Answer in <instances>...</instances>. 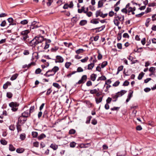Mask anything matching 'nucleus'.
<instances>
[{"label": "nucleus", "mask_w": 156, "mask_h": 156, "mask_svg": "<svg viewBox=\"0 0 156 156\" xmlns=\"http://www.w3.org/2000/svg\"><path fill=\"white\" fill-rule=\"evenodd\" d=\"M103 2L102 0H100L98 1V8L101 7L103 5Z\"/></svg>", "instance_id": "obj_28"}, {"label": "nucleus", "mask_w": 156, "mask_h": 156, "mask_svg": "<svg viewBox=\"0 0 156 156\" xmlns=\"http://www.w3.org/2000/svg\"><path fill=\"white\" fill-rule=\"evenodd\" d=\"M151 8L148 7L146 9L145 11V12H145V13L146 14L149 12H151Z\"/></svg>", "instance_id": "obj_57"}, {"label": "nucleus", "mask_w": 156, "mask_h": 156, "mask_svg": "<svg viewBox=\"0 0 156 156\" xmlns=\"http://www.w3.org/2000/svg\"><path fill=\"white\" fill-rule=\"evenodd\" d=\"M8 21L9 23H10L9 24V26H10L11 25H13V24L11 23H12L13 22V19L12 18H9L8 19Z\"/></svg>", "instance_id": "obj_48"}, {"label": "nucleus", "mask_w": 156, "mask_h": 156, "mask_svg": "<svg viewBox=\"0 0 156 156\" xmlns=\"http://www.w3.org/2000/svg\"><path fill=\"white\" fill-rule=\"evenodd\" d=\"M119 83L120 82L119 81H117L113 84L112 86L114 87H117L119 85Z\"/></svg>", "instance_id": "obj_55"}, {"label": "nucleus", "mask_w": 156, "mask_h": 156, "mask_svg": "<svg viewBox=\"0 0 156 156\" xmlns=\"http://www.w3.org/2000/svg\"><path fill=\"white\" fill-rule=\"evenodd\" d=\"M83 71V69L80 67H78L77 70V72H81Z\"/></svg>", "instance_id": "obj_64"}, {"label": "nucleus", "mask_w": 156, "mask_h": 156, "mask_svg": "<svg viewBox=\"0 0 156 156\" xmlns=\"http://www.w3.org/2000/svg\"><path fill=\"white\" fill-rule=\"evenodd\" d=\"M77 20V18L76 17H73L71 19V21L73 23H76Z\"/></svg>", "instance_id": "obj_61"}, {"label": "nucleus", "mask_w": 156, "mask_h": 156, "mask_svg": "<svg viewBox=\"0 0 156 156\" xmlns=\"http://www.w3.org/2000/svg\"><path fill=\"white\" fill-rule=\"evenodd\" d=\"M26 138V135L25 134H21L20 136V138L21 140H24Z\"/></svg>", "instance_id": "obj_33"}, {"label": "nucleus", "mask_w": 156, "mask_h": 156, "mask_svg": "<svg viewBox=\"0 0 156 156\" xmlns=\"http://www.w3.org/2000/svg\"><path fill=\"white\" fill-rule=\"evenodd\" d=\"M87 23V21L86 20H81L79 24L81 26H83L86 24Z\"/></svg>", "instance_id": "obj_16"}, {"label": "nucleus", "mask_w": 156, "mask_h": 156, "mask_svg": "<svg viewBox=\"0 0 156 156\" xmlns=\"http://www.w3.org/2000/svg\"><path fill=\"white\" fill-rule=\"evenodd\" d=\"M118 156H124L126 154V152L125 151H122L118 152L117 154Z\"/></svg>", "instance_id": "obj_10"}, {"label": "nucleus", "mask_w": 156, "mask_h": 156, "mask_svg": "<svg viewBox=\"0 0 156 156\" xmlns=\"http://www.w3.org/2000/svg\"><path fill=\"white\" fill-rule=\"evenodd\" d=\"M103 98L102 97L99 98H95V101L96 103L98 104L101 102Z\"/></svg>", "instance_id": "obj_18"}, {"label": "nucleus", "mask_w": 156, "mask_h": 156, "mask_svg": "<svg viewBox=\"0 0 156 156\" xmlns=\"http://www.w3.org/2000/svg\"><path fill=\"white\" fill-rule=\"evenodd\" d=\"M127 12L129 13L133 11V8L129 6L127 8Z\"/></svg>", "instance_id": "obj_56"}, {"label": "nucleus", "mask_w": 156, "mask_h": 156, "mask_svg": "<svg viewBox=\"0 0 156 156\" xmlns=\"http://www.w3.org/2000/svg\"><path fill=\"white\" fill-rule=\"evenodd\" d=\"M115 18L117 19L119 21L122 22H123L124 20V16H122V17H119V16H117L115 17Z\"/></svg>", "instance_id": "obj_19"}, {"label": "nucleus", "mask_w": 156, "mask_h": 156, "mask_svg": "<svg viewBox=\"0 0 156 156\" xmlns=\"http://www.w3.org/2000/svg\"><path fill=\"white\" fill-rule=\"evenodd\" d=\"M108 62L107 61L103 62L101 64V66L102 68L105 67L106 65H107Z\"/></svg>", "instance_id": "obj_38"}, {"label": "nucleus", "mask_w": 156, "mask_h": 156, "mask_svg": "<svg viewBox=\"0 0 156 156\" xmlns=\"http://www.w3.org/2000/svg\"><path fill=\"white\" fill-rule=\"evenodd\" d=\"M71 65V63L69 62H67L65 63V66L67 69H68L69 67Z\"/></svg>", "instance_id": "obj_35"}, {"label": "nucleus", "mask_w": 156, "mask_h": 156, "mask_svg": "<svg viewBox=\"0 0 156 156\" xmlns=\"http://www.w3.org/2000/svg\"><path fill=\"white\" fill-rule=\"evenodd\" d=\"M0 142L2 144L5 145L7 144V142L5 140H1Z\"/></svg>", "instance_id": "obj_51"}, {"label": "nucleus", "mask_w": 156, "mask_h": 156, "mask_svg": "<svg viewBox=\"0 0 156 156\" xmlns=\"http://www.w3.org/2000/svg\"><path fill=\"white\" fill-rule=\"evenodd\" d=\"M24 149L22 148H18L16 150V152L19 153H21L24 151Z\"/></svg>", "instance_id": "obj_32"}, {"label": "nucleus", "mask_w": 156, "mask_h": 156, "mask_svg": "<svg viewBox=\"0 0 156 156\" xmlns=\"http://www.w3.org/2000/svg\"><path fill=\"white\" fill-rule=\"evenodd\" d=\"M88 59V57L86 56L85 57V58L84 59H81L80 60V61L82 62H85L87 61Z\"/></svg>", "instance_id": "obj_50"}, {"label": "nucleus", "mask_w": 156, "mask_h": 156, "mask_svg": "<svg viewBox=\"0 0 156 156\" xmlns=\"http://www.w3.org/2000/svg\"><path fill=\"white\" fill-rule=\"evenodd\" d=\"M144 73L142 72V73H140L139 74V75L138 77V79L139 80H141L142 78V77L144 76Z\"/></svg>", "instance_id": "obj_37"}, {"label": "nucleus", "mask_w": 156, "mask_h": 156, "mask_svg": "<svg viewBox=\"0 0 156 156\" xmlns=\"http://www.w3.org/2000/svg\"><path fill=\"white\" fill-rule=\"evenodd\" d=\"M155 70V68L154 67H150L149 69V71L151 73H154Z\"/></svg>", "instance_id": "obj_44"}, {"label": "nucleus", "mask_w": 156, "mask_h": 156, "mask_svg": "<svg viewBox=\"0 0 156 156\" xmlns=\"http://www.w3.org/2000/svg\"><path fill=\"white\" fill-rule=\"evenodd\" d=\"M18 75L17 74H15L12 76L10 78V80H15L18 76Z\"/></svg>", "instance_id": "obj_30"}, {"label": "nucleus", "mask_w": 156, "mask_h": 156, "mask_svg": "<svg viewBox=\"0 0 156 156\" xmlns=\"http://www.w3.org/2000/svg\"><path fill=\"white\" fill-rule=\"evenodd\" d=\"M9 149L10 151H15L16 148L12 144H10L9 145Z\"/></svg>", "instance_id": "obj_25"}, {"label": "nucleus", "mask_w": 156, "mask_h": 156, "mask_svg": "<svg viewBox=\"0 0 156 156\" xmlns=\"http://www.w3.org/2000/svg\"><path fill=\"white\" fill-rule=\"evenodd\" d=\"M129 82L126 80L125 81V82L123 83V86H128L129 85Z\"/></svg>", "instance_id": "obj_63"}, {"label": "nucleus", "mask_w": 156, "mask_h": 156, "mask_svg": "<svg viewBox=\"0 0 156 156\" xmlns=\"http://www.w3.org/2000/svg\"><path fill=\"white\" fill-rule=\"evenodd\" d=\"M56 60H57L56 61H55L56 62H59L62 63V62L64 61V59L60 55H57L56 57Z\"/></svg>", "instance_id": "obj_6"}, {"label": "nucleus", "mask_w": 156, "mask_h": 156, "mask_svg": "<svg viewBox=\"0 0 156 156\" xmlns=\"http://www.w3.org/2000/svg\"><path fill=\"white\" fill-rule=\"evenodd\" d=\"M59 49V47L57 46H55L52 48L51 49V51L52 52H56Z\"/></svg>", "instance_id": "obj_20"}, {"label": "nucleus", "mask_w": 156, "mask_h": 156, "mask_svg": "<svg viewBox=\"0 0 156 156\" xmlns=\"http://www.w3.org/2000/svg\"><path fill=\"white\" fill-rule=\"evenodd\" d=\"M9 105L11 108L12 110L14 112H15L18 109L17 107L19 105L17 102H13L10 103Z\"/></svg>", "instance_id": "obj_3"}, {"label": "nucleus", "mask_w": 156, "mask_h": 156, "mask_svg": "<svg viewBox=\"0 0 156 156\" xmlns=\"http://www.w3.org/2000/svg\"><path fill=\"white\" fill-rule=\"evenodd\" d=\"M129 6H130V4L128 3L126 5L125 8L122 9V12L123 13L126 14L127 13V8H128Z\"/></svg>", "instance_id": "obj_12"}, {"label": "nucleus", "mask_w": 156, "mask_h": 156, "mask_svg": "<svg viewBox=\"0 0 156 156\" xmlns=\"http://www.w3.org/2000/svg\"><path fill=\"white\" fill-rule=\"evenodd\" d=\"M50 147L52 148L54 150H56L58 148V145L54 144H51Z\"/></svg>", "instance_id": "obj_15"}, {"label": "nucleus", "mask_w": 156, "mask_h": 156, "mask_svg": "<svg viewBox=\"0 0 156 156\" xmlns=\"http://www.w3.org/2000/svg\"><path fill=\"white\" fill-rule=\"evenodd\" d=\"M94 66V63H91L89 64L88 65L87 69L88 70H91L93 68Z\"/></svg>", "instance_id": "obj_21"}, {"label": "nucleus", "mask_w": 156, "mask_h": 156, "mask_svg": "<svg viewBox=\"0 0 156 156\" xmlns=\"http://www.w3.org/2000/svg\"><path fill=\"white\" fill-rule=\"evenodd\" d=\"M37 22L36 21H34L31 23L30 28L32 29H34L35 28H37L38 27V26L37 24Z\"/></svg>", "instance_id": "obj_11"}, {"label": "nucleus", "mask_w": 156, "mask_h": 156, "mask_svg": "<svg viewBox=\"0 0 156 156\" xmlns=\"http://www.w3.org/2000/svg\"><path fill=\"white\" fill-rule=\"evenodd\" d=\"M53 85L55 87L57 88L58 89H59L61 87L59 85V84L57 83H53Z\"/></svg>", "instance_id": "obj_42"}, {"label": "nucleus", "mask_w": 156, "mask_h": 156, "mask_svg": "<svg viewBox=\"0 0 156 156\" xmlns=\"http://www.w3.org/2000/svg\"><path fill=\"white\" fill-rule=\"evenodd\" d=\"M41 70L40 68H38L36 69L35 73L37 74H38L41 73Z\"/></svg>", "instance_id": "obj_62"}, {"label": "nucleus", "mask_w": 156, "mask_h": 156, "mask_svg": "<svg viewBox=\"0 0 156 156\" xmlns=\"http://www.w3.org/2000/svg\"><path fill=\"white\" fill-rule=\"evenodd\" d=\"M122 38V33H119L117 35V39L118 41H119Z\"/></svg>", "instance_id": "obj_46"}, {"label": "nucleus", "mask_w": 156, "mask_h": 156, "mask_svg": "<svg viewBox=\"0 0 156 156\" xmlns=\"http://www.w3.org/2000/svg\"><path fill=\"white\" fill-rule=\"evenodd\" d=\"M46 137V136L44 134L42 133L37 137V139L38 140H40L45 138Z\"/></svg>", "instance_id": "obj_17"}, {"label": "nucleus", "mask_w": 156, "mask_h": 156, "mask_svg": "<svg viewBox=\"0 0 156 156\" xmlns=\"http://www.w3.org/2000/svg\"><path fill=\"white\" fill-rule=\"evenodd\" d=\"M30 115V113L29 112V111L27 110L24 112L22 114V116L23 117H27Z\"/></svg>", "instance_id": "obj_9"}, {"label": "nucleus", "mask_w": 156, "mask_h": 156, "mask_svg": "<svg viewBox=\"0 0 156 156\" xmlns=\"http://www.w3.org/2000/svg\"><path fill=\"white\" fill-rule=\"evenodd\" d=\"M29 33V31L28 30H26L22 31L20 33V34L22 36H28V34Z\"/></svg>", "instance_id": "obj_14"}, {"label": "nucleus", "mask_w": 156, "mask_h": 156, "mask_svg": "<svg viewBox=\"0 0 156 156\" xmlns=\"http://www.w3.org/2000/svg\"><path fill=\"white\" fill-rule=\"evenodd\" d=\"M16 128L18 132L21 131V129L20 125H19V124L17 123L16 125Z\"/></svg>", "instance_id": "obj_49"}, {"label": "nucleus", "mask_w": 156, "mask_h": 156, "mask_svg": "<svg viewBox=\"0 0 156 156\" xmlns=\"http://www.w3.org/2000/svg\"><path fill=\"white\" fill-rule=\"evenodd\" d=\"M59 68L57 66H55L51 69L49 70L46 72L44 75L46 77L54 76L56 73L59 70Z\"/></svg>", "instance_id": "obj_2"}, {"label": "nucleus", "mask_w": 156, "mask_h": 156, "mask_svg": "<svg viewBox=\"0 0 156 156\" xmlns=\"http://www.w3.org/2000/svg\"><path fill=\"white\" fill-rule=\"evenodd\" d=\"M28 23V21L27 20H24L21 21L20 22V23L23 25H25L27 24Z\"/></svg>", "instance_id": "obj_45"}, {"label": "nucleus", "mask_w": 156, "mask_h": 156, "mask_svg": "<svg viewBox=\"0 0 156 156\" xmlns=\"http://www.w3.org/2000/svg\"><path fill=\"white\" fill-rule=\"evenodd\" d=\"M32 135L34 138L37 137L38 136V133L36 132H32Z\"/></svg>", "instance_id": "obj_39"}, {"label": "nucleus", "mask_w": 156, "mask_h": 156, "mask_svg": "<svg viewBox=\"0 0 156 156\" xmlns=\"http://www.w3.org/2000/svg\"><path fill=\"white\" fill-rule=\"evenodd\" d=\"M87 78V77L86 75H83L82 76L81 79L77 83L80 84L81 83H84L86 81Z\"/></svg>", "instance_id": "obj_4"}, {"label": "nucleus", "mask_w": 156, "mask_h": 156, "mask_svg": "<svg viewBox=\"0 0 156 156\" xmlns=\"http://www.w3.org/2000/svg\"><path fill=\"white\" fill-rule=\"evenodd\" d=\"M83 49H79L77 50L76 52L77 54H79L80 53H81L83 52Z\"/></svg>", "instance_id": "obj_52"}, {"label": "nucleus", "mask_w": 156, "mask_h": 156, "mask_svg": "<svg viewBox=\"0 0 156 156\" xmlns=\"http://www.w3.org/2000/svg\"><path fill=\"white\" fill-rule=\"evenodd\" d=\"M64 44L66 46V47H67L68 48L71 45H72V44L71 43H69L68 44L66 42H64Z\"/></svg>", "instance_id": "obj_58"}, {"label": "nucleus", "mask_w": 156, "mask_h": 156, "mask_svg": "<svg viewBox=\"0 0 156 156\" xmlns=\"http://www.w3.org/2000/svg\"><path fill=\"white\" fill-rule=\"evenodd\" d=\"M29 111L30 114V113L33 112L34 111V106H33L31 107L30 108V110Z\"/></svg>", "instance_id": "obj_53"}, {"label": "nucleus", "mask_w": 156, "mask_h": 156, "mask_svg": "<svg viewBox=\"0 0 156 156\" xmlns=\"http://www.w3.org/2000/svg\"><path fill=\"white\" fill-rule=\"evenodd\" d=\"M92 118V116H89L87 118V120L86 122V123L87 124H89L90 123V120Z\"/></svg>", "instance_id": "obj_40"}, {"label": "nucleus", "mask_w": 156, "mask_h": 156, "mask_svg": "<svg viewBox=\"0 0 156 156\" xmlns=\"http://www.w3.org/2000/svg\"><path fill=\"white\" fill-rule=\"evenodd\" d=\"M9 129L12 131H14L15 129V127L14 125H11L9 126Z\"/></svg>", "instance_id": "obj_43"}, {"label": "nucleus", "mask_w": 156, "mask_h": 156, "mask_svg": "<svg viewBox=\"0 0 156 156\" xmlns=\"http://www.w3.org/2000/svg\"><path fill=\"white\" fill-rule=\"evenodd\" d=\"M105 25H103L102 26H101V27H97L96 28H95L93 30H96V31H95L96 33H98V32H99L100 31H101L102 30L104 29L105 28Z\"/></svg>", "instance_id": "obj_8"}, {"label": "nucleus", "mask_w": 156, "mask_h": 156, "mask_svg": "<svg viewBox=\"0 0 156 156\" xmlns=\"http://www.w3.org/2000/svg\"><path fill=\"white\" fill-rule=\"evenodd\" d=\"M85 8L84 6H82L81 7V9H78V12L79 13H81L83 12L84 13Z\"/></svg>", "instance_id": "obj_29"}, {"label": "nucleus", "mask_w": 156, "mask_h": 156, "mask_svg": "<svg viewBox=\"0 0 156 156\" xmlns=\"http://www.w3.org/2000/svg\"><path fill=\"white\" fill-rule=\"evenodd\" d=\"M76 133V130L73 129H71L69 130V133L70 134H74Z\"/></svg>", "instance_id": "obj_47"}, {"label": "nucleus", "mask_w": 156, "mask_h": 156, "mask_svg": "<svg viewBox=\"0 0 156 156\" xmlns=\"http://www.w3.org/2000/svg\"><path fill=\"white\" fill-rule=\"evenodd\" d=\"M98 92V90L96 89L90 90V92L91 94H96Z\"/></svg>", "instance_id": "obj_26"}, {"label": "nucleus", "mask_w": 156, "mask_h": 156, "mask_svg": "<svg viewBox=\"0 0 156 156\" xmlns=\"http://www.w3.org/2000/svg\"><path fill=\"white\" fill-rule=\"evenodd\" d=\"M73 6V4L72 1L70 2L69 4L67 3L65 4L63 6V9H67L69 7L72 8Z\"/></svg>", "instance_id": "obj_5"}, {"label": "nucleus", "mask_w": 156, "mask_h": 156, "mask_svg": "<svg viewBox=\"0 0 156 156\" xmlns=\"http://www.w3.org/2000/svg\"><path fill=\"white\" fill-rule=\"evenodd\" d=\"M97 76V75L94 73L92 74L90 77V80L93 81H94Z\"/></svg>", "instance_id": "obj_13"}, {"label": "nucleus", "mask_w": 156, "mask_h": 156, "mask_svg": "<svg viewBox=\"0 0 156 156\" xmlns=\"http://www.w3.org/2000/svg\"><path fill=\"white\" fill-rule=\"evenodd\" d=\"M145 12H143L138 14L136 15L135 16L136 17H140L142 16H143Z\"/></svg>", "instance_id": "obj_60"}, {"label": "nucleus", "mask_w": 156, "mask_h": 156, "mask_svg": "<svg viewBox=\"0 0 156 156\" xmlns=\"http://www.w3.org/2000/svg\"><path fill=\"white\" fill-rule=\"evenodd\" d=\"M43 117L45 118H47L48 117V112L47 110H46L44 112Z\"/></svg>", "instance_id": "obj_23"}, {"label": "nucleus", "mask_w": 156, "mask_h": 156, "mask_svg": "<svg viewBox=\"0 0 156 156\" xmlns=\"http://www.w3.org/2000/svg\"><path fill=\"white\" fill-rule=\"evenodd\" d=\"M112 97L113 99H114V100H113V101L114 102L116 101L117 100V98H118L117 95L116 93L115 94L112 95Z\"/></svg>", "instance_id": "obj_27"}, {"label": "nucleus", "mask_w": 156, "mask_h": 156, "mask_svg": "<svg viewBox=\"0 0 156 156\" xmlns=\"http://www.w3.org/2000/svg\"><path fill=\"white\" fill-rule=\"evenodd\" d=\"M123 66H119L118 68L117 72L116 74H118L120 71H122L123 69Z\"/></svg>", "instance_id": "obj_41"}, {"label": "nucleus", "mask_w": 156, "mask_h": 156, "mask_svg": "<svg viewBox=\"0 0 156 156\" xmlns=\"http://www.w3.org/2000/svg\"><path fill=\"white\" fill-rule=\"evenodd\" d=\"M114 22L115 24L117 26H118L120 23L119 21L117 18H115L114 20Z\"/></svg>", "instance_id": "obj_24"}, {"label": "nucleus", "mask_w": 156, "mask_h": 156, "mask_svg": "<svg viewBox=\"0 0 156 156\" xmlns=\"http://www.w3.org/2000/svg\"><path fill=\"white\" fill-rule=\"evenodd\" d=\"M76 144L74 142H71L69 144L70 147L72 148L74 147H75Z\"/></svg>", "instance_id": "obj_34"}, {"label": "nucleus", "mask_w": 156, "mask_h": 156, "mask_svg": "<svg viewBox=\"0 0 156 156\" xmlns=\"http://www.w3.org/2000/svg\"><path fill=\"white\" fill-rule=\"evenodd\" d=\"M12 96V94L10 92H8L6 94V96L9 98H11Z\"/></svg>", "instance_id": "obj_36"}, {"label": "nucleus", "mask_w": 156, "mask_h": 156, "mask_svg": "<svg viewBox=\"0 0 156 156\" xmlns=\"http://www.w3.org/2000/svg\"><path fill=\"white\" fill-rule=\"evenodd\" d=\"M45 44V45H43V44H41V45L40 46V47H43L44 46V49L45 50L48 48H49V44H48L46 42Z\"/></svg>", "instance_id": "obj_22"}, {"label": "nucleus", "mask_w": 156, "mask_h": 156, "mask_svg": "<svg viewBox=\"0 0 156 156\" xmlns=\"http://www.w3.org/2000/svg\"><path fill=\"white\" fill-rule=\"evenodd\" d=\"M133 91H132V90L130 91L129 92V93L128 94V97L129 98H131L132 96V94H133Z\"/></svg>", "instance_id": "obj_59"}, {"label": "nucleus", "mask_w": 156, "mask_h": 156, "mask_svg": "<svg viewBox=\"0 0 156 156\" xmlns=\"http://www.w3.org/2000/svg\"><path fill=\"white\" fill-rule=\"evenodd\" d=\"M44 41V37L42 36H36L31 40L30 43V46L34 47L38 44H42Z\"/></svg>", "instance_id": "obj_1"}, {"label": "nucleus", "mask_w": 156, "mask_h": 156, "mask_svg": "<svg viewBox=\"0 0 156 156\" xmlns=\"http://www.w3.org/2000/svg\"><path fill=\"white\" fill-rule=\"evenodd\" d=\"M126 92L127 91L125 90H121L120 92H118L116 93L118 97H121L123 95L125 94L126 93Z\"/></svg>", "instance_id": "obj_7"}, {"label": "nucleus", "mask_w": 156, "mask_h": 156, "mask_svg": "<svg viewBox=\"0 0 156 156\" xmlns=\"http://www.w3.org/2000/svg\"><path fill=\"white\" fill-rule=\"evenodd\" d=\"M149 7H154L156 6V3L152 2L149 3L148 5Z\"/></svg>", "instance_id": "obj_54"}, {"label": "nucleus", "mask_w": 156, "mask_h": 156, "mask_svg": "<svg viewBox=\"0 0 156 156\" xmlns=\"http://www.w3.org/2000/svg\"><path fill=\"white\" fill-rule=\"evenodd\" d=\"M101 12L100 10H98L96 11L95 13L96 17H97L99 16H100L101 17Z\"/></svg>", "instance_id": "obj_31"}]
</instances>
